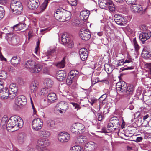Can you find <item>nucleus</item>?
I'll return each mask as SVG.
<instances>
[{"label": "nucleus", "mask_w": 151, "mask_h": 151, "mask_svg": "<svg viewBox=\"0 0 151 151\" xmlns=\"http://www.w3.org/2000/svg\"><path fill=\"white\" fill-rule=\"evenodd\" d=\"M23 124V120L20 117L17 116H11L8 120L6 124L7 129L9 130L11 128H15V130H18L21 128Z\"/></svg>", "instance_id": "1"}, {"label": "nucleus", "mask_w": 151, "mask_h": 151, "mask_svg": "<svg viewBox=\"0 0 151 151\" xmlns=\"http://www.w3.org/2000/svg\"><path fill=\"white\" fill-rule=\"evenodd\" d=\"M25 67L29 69L31 73H37L39 72L42 69V66L40 64H36L35 61L33 60H28L24 63Z\"/></svg>", "instance_id": "2"}, {"label": "nucleus", "mask_w": 151, "mask_h": 151, "mask_svg": "<svg viewBox=\"0 0 151 151\" xmlns=\"http://www.w3.org/2000/svg\"><path fill=\"white\" fill-rule=\"evenodd\" d=\"M50 144L49 140L47 139H40L37 141V145L35 148L30 149L29 151H46L43 147H46Z\"/></svg>", "instance_id": "3"}, {"label": "nucleus", "mask_w": 151, "mask_h": 151, "mask_svg": "<svg viewBox=\"0 0 151 151\" xmlns=\"http://www.w3.org/2000/svg\"><path fill=\"white\" fill-rule=\"evenodd\" d=\"M10 7L12 11L15 14H21L23 9L22 6L19 0H11Z\"/></svg>", "instance_id": "4"}, {"label": "nucleus", "mask_w": 151, "mask_h": 151, "mask_svg": "<svg viewBox=\"0 0 151 151\" xmlns=\"http://www.w3.org/2000/svg\"><path fill=\"white\" fill-rule=\"evenodd\" d=\"M71 130L72 132L75 134H81L85 131V126L80 123L73 124L71 127Z\"/></svg>", "instance_id": "5"}, {"label": "nucleus", "mask_w": 151, "mask_h": 151, "mask_svg": "<svg viewBox=\"0 0 151 151\" xmlns=\"http://www.w3.org/2000/svg\"><path fill=\"white\" fill-rule=\"evenodd\" d=\"M27 101L26 97L24 96H19L17 97L15 100V109L18 110L20 109V106L26 104Z\"/></svg>", "instance_id": "6"}, {"label": "nucleus", "mask_w": 151, "mask_h": 151, "mask_svg": "<svg viewBox=\"0 0 151 151\" xmlns=\"http://www.w3.org/2000/svg\"><path fill=\"white\" fill-rule=\"evenodd\" d=\"M5 38L9 44L12 45H17L19 40L17 36L12 33L6 34Z\"/></svg>", "instance_id": "7"}, {"label": "nucleus", "mask_w": 151, "mask_h": 151, "mask_svg": "<svg viewBox=\"0 0 151 151\" xmlns=\"http://www.w3.org/2000/svg\"><path fill=\"white\" fill-rule=\"evenodd\" d=\"M42 120L39 118H35L32 121V126L33 129L36 131H38L41 129L43 126Z\"/></svg>", "instance_id": "8"}, {"label": "nucleus", "mask_w": 151, "mask_h": 151, "mask_svg": "<svg viewBox=\"0 0 151 151\" xmlns=\"http://www.w3.org/2000/svg\"><path fill=\"white\" fill-rule=\"evenodd\" d=\"M63 9H58L54 12V16L55 19L58 21L62 22L66 21L65 15L63 11Z\"/></svg>", "instance_id": "9"}, {"label": "nucleus", "mask_w": 151, "mask_h": 151, "mask_svg": "<svg viewBox=\"0 0 151 151\" xmlns=\"http://www.w3.org/2000/svg\"><path fill=\"white\" fill-rule=\"evenodd\" d=\"M79 35L81 38L84 40L87 41L91 37L90 32L88 29L83 28L79 32Z\"/></svg>", "instance_id": "10"}, {"label": "nucleus", "mask_w": 151, "mask_h": 151, "mask_svg": "<svg viewBox=\"0 0 151 151\" xmlns=\"http://www.w3.org/2000/svg\"><path fill=\"white\" fill-rule=\"evenodd\" d=\"M119 123V120L118 117L116 116L112 117L110 119L107 126V128L108 130H111V127H118L120 125Z\"/></svg>", "instance_id": "11"}, {"label": "nucleus", "mask_w": 151, "mask_h": 151, "mask_svg": "<svg viewBox=\"0 0 151 151\" xmlns=\"http://www.w3.org/2000/svg\"><path fill=\"white\" fill-rule=\"evenodd\" d=\"M131 6V10L134 13H138L143 14L145 12V9H143L142 6L138 4L133 3Z\"/></svg>", "instance_id": "12"}, {"label": "nucleus", "mask_w": 151, "mask_h": 151, "mask_svg": "<svg viewBox=\"0 0 151 151\" xmlns=\"http://www.w3.org/2000/svg\"><path fill=\"white\" fill-rule=\"evenodd\" d=\"M70 138V134L66 132L60 133L58 135V139L59 141L62 142H68Z\"/></svg>", "instance_id": "13"}, {"label": "nucleus", "mask_w": 151, "mask_h": 151, "mask_svg": "<svg viewBox=\"0 0 151 151\" xmlns=\"http://www.w3.org/2000/svg\"><path fill=\"white\" fill-rule=\"evenodd\" d=\"M114 19L118 24L120 25H123L127 22V19L125 18L122 17L118 14L114 15Z\"/></svg>", "instance_id": "14"}, {"label": "nucleus", "mask_w": 151, "mask_h": 151, "mask_svg": "<svg viewBox=\"0 0 151 151\" xmlns=\"http://www.w3.org/2000/svg\"><path fill=\"white\" fill-rule=\"evenodd\" d=\"M61 41L63 44L69 48H71L73 46L72 41L68 37H66L65 35L62 36Z\"/></svg>", "instance_id": "15"}, {"label": "nucleus", "mask_w": 151, "mask_h": 151, "mask_svg": "<svg viewBox=\"0 0 151 151\" xmlns=\"http://www.w3.org/2000/svg\"><path fill=\"white\" fill-rule=\"evenodd\" d=\"M105 6L101 7L102 8L106 7L108 9L110 12H114L116 9L115 6L111 0H106V2L104 3Z\"/></svg>", "instance_id": "16"}, {"label": "nucleus", "mask_w": 151, "mask_h": 151, "mask_svg": "<svg viewBox=\"0 0 151 151\" xmlns=\"http://www.w3.org/2000/svg\"><path fill=\"white\" fill-rule=\"evenodd\" d=\"M39 5V0H29L27 3L28 7L30 9H34Z\"/></svg>", "instance_id": "17"}, {"label": "nucleus", "mask_w": 151, "mask_h": 151, "mask_svg": "<svg viewBox=\"0 0 151 151\" xmlns=\"http://www.w3.org/2000/svg\"><path fill=\"white\" fill-rule=\"evenodd\" d=\"M39 88V83L36 81H32L31 83L29 88L32 93H36Z\"/></svg>", "instance_id": "18"}, {"label": "nucleus", "mask_w": 151, "mask_h": 151, "mask_svg": "<svg viewBox=\"0 0 151 151\" xmlns=\"http://www.w3.org/2000/svg\"><path fill=\"white\" fill-rule=\"evenodd\" d=\"M151 36V32L147 31L143 32L140 34L139 38L142 43L149 39Z\"/></svg>", "instance_id": "19"}, {"label": "nucleus", "mask_w": 151, "mask_h": 151, "mask_svg": "<svg viewBox=\"0 0 151 151\" xmlns=\"http://www.w3.org/2000/svg\"><path fill=\"white\" fill-rule=\"evenodd\" d=\"M9 90L6 87L4 88L1 89L0 92V97L2 99H6L9 96Z\"/></svg>", "instance_id": "20"}, {"label": "nucleus", "mask_w": 151, "mask_h": 151, "mask_svg": "<svg viewBox=\"0 0 151 151\" xmlns=\"http://www.w3.org/2000/svg\"><path fill=\"white\" fill-rule=\"evenodd\" d=\"M79 54L81 60L85 61L86 60L88 56V52L86 49L82 48L80 49Z\"/></svg>", "instance_id": "21"}, {"label": "nucleus", "mask_w": 151, "mask_h": 151, "mask_svg": "<svg viewBox=\"0 0 151 151\" xmlns=\"http://www.w3.org/2000/svg\"><path fill=\"white\" fill-rule=\"evenodd\" d=\"M90 12L88 10H84L80 13V17L81 19L83 21H86L88 18Z\"/></svg>", "instance_id": "22"}, {"label": "nucleus", "mask_w": 151, "mask_h": 151, "mask_svg": "<svg viewBox=\"0 0 151 151\" xmlns=\"http://www.w3.org/2000/svg\"><path fill=\"white\" fill-rule=\"evenodd\" d=\"M66 73L63 70H59L56 74V78L59 81H62L66 78Z\"/></svg>", "instance_id": "23"}, {"label": "nucleus", "mask_w": 151, "mask_h": 151, "mask_svg": "<svg viewBox=\"0 0 151 151\" xmlns=\"http://www.w3.org/2000/svg\"><path fill=\"white\" fill-rule=\"evenodd\" d=\"M134 88L132 85H129L127 86L125 92H124V95L125 96H128L129 95L132 94Z\"/></svg>", "instance_id": "24"}, {"label": "nucleus", "mask_w": 151, "mask_h": 151, "mask_svg": "<svg viewBox=\"0 0 151 151\" xmlns=\"http://www.w3.org/2000/svg\"><path fill=\"white\" fill-rule=\"evenodd\" d=\"M39 134L41 137L47 138L50 135L49 131L44 129L40 131L39 132Z\"/></svg>", "instance_id": "25"}, {"label": "nucleus", "mask_w": 151, "mask_h": 151, "mask_svg": "<svg viewBox=\"0 0 151 151\" xmlns=\"http://www.w3.org/2000/svg\"><path fill=\"white\" fill-rule=\"evenodd\" d=\"M87 139L86 137L81 136L78 137L76 139V142L78 143H86Z\"/></svg>", "instance_id": "26"}, {"label": "nucleus", "mask_w": 151, "mask_h": 151, "mask_svg": "<svg viewBox=\"0 0 151 151\" xmlns=\"http://www.w3.org/2000/svg\"><path fill=\"white\" fill-rule=\"evenodd\" d=\"M26 138V135L24 133H19L17 137L18 140L20 143H23Z\"/></svg>", "instance_id": "27"}, {"label": "nucleus", "mask_w": 151, "mask_h": 151, "mask_svg": "<svg viewBox=\"0 0 151 151\" xmlns=\"http://www.w3.org/2000/svg\"><path fill=\"white\" fill-rule=\"evenodd\" d=\"M20 62L19 58H18L17 56L13 57L11 60V62L12 65L16 66L19 64Z\"/></svg>", "instance_id": "28"}, {"label": "nucleus", "mask_w": 151, "mask_h": 151, "mask_svg": "<svg viewBox=\"0 0 151 151\" xmlns=\"http://www.w3.org/2000/svg\"><path fill=\"white\" fill-rule=\"evenodd\" d=\"M47 98L51 102L53 103L57 99L56 96L54 93H49L47 96Z\"/></svg>", "instance_id": "29"}, {"label": "nucleus", "mask_w": 151, "mask_h": 151, "mask_svg": "<svg viewBox=\"0 0 151 151\" xmlns=\"http://www.w3.org/2000/svg\"><path fill=\"white\" fill-rule=\"evenodd\" d=\"M79 72L76 70H71L69 73L68 76L72 77L74 79H76L77 78Z\"/></svg>", "instance_id": "30"}, {"label": "nucleus", "mask_w": 151, "mask_h": 151, "mask_svg": "<svg viewBox=\"0 0 151 151\" xmlns=\"http://www.w3.org/2000/svg\"><path fill=\"white\" fill-rule=\"evenodd\" d=\"M50 0H45L44 2L40 6L39 8L40 10V12H41L45 10L46 8L48 2Z\"/></svg>", "instance_id": "31"}, {"label": "nucleus", "mask_w": 151, "mask_h": 151, "mask_svg": "<svg viewBox=\"0 0 151 151\" xmlns=\"http://www.w3.org/2000/svg\"><path fill=\"white\" fill-rule=\"evenodd\" d=\"M44 83L46 86L48 88H50L53 85V82L50 79L47 78L44 80Z\"/></svg>", "instance_id": "32"}, {"label": "nucleus", "mask_w": 151, "mask_h": 151, "mask_svg": "<svg viewBox=\"0 0 151 151\" xmlns=\"http://www.w3.org/2000/svg\"><path fill=\"white\" fill-rule=\"evenodd\" d=\"M8 118L6 115H4L2 117L1 123V125L2 126L3 128L6 127V124H7V122L8 120Z\"/></svg>", "instance_id": "33"}, {"label": "nucleus", "mask_w": 151, "mask_h": 151, "mask_svg": "<svg viewBox=\"0 0 151 151\" xmlns=\"http://www.w3.org/2000/svg\"><path fill=\"white\" fill-rule=\"evenodd\" d=\"M55 65L58 68H64L65 65V60L63 59L61 61L58 62L57 63L55 64Z\"/></svg>", "instance_id": "34"}, {"label": "nucleus", "mask_w": 151, "mask_h": 151, "mask_svg": "<svg viewBox=\"0 0 151 151\" xmlns=\"http://www.w3.org/2000/svg\"><path fill=\"white\" fill-rule=\"evenodd\" d=\"M52 103L50 101V100H49L47 98V99H44V100L43 101L42 103V105L43 108H45L48 106Z\"/></svg>", "instance_id": "35"}, {"label": "nucleus", "mask_w": 151, "mask_h": 151, "mask_svg": "<svg viewBox=\"0 0 151 151\" xmlns=\"http://www.w3.org/2000/svg\"><path fill=\"white\" fill-rule=\"evenodd\" d=\"M63 12L65 15V17L66 21H67L70 19L71 16V14L69 11H67L66 10H63Z\"/></svg>", "instance_id": "36"}, {"label": "nucleus", "mask_w": 151, "mask_h": 151, "mask_svg": "<svg viewBox=\"0 0 151 151\" xmlns=\"http://www.w3.org/2000/svg\"><path fill=\"white\" fill-rule=\"evenodd\" d=\"M47 126L51 128H53L55 126V122L54 120H49L47 122Z\"/></svg>", "instance_id": "37"}, {"label": "nucleus", "mask_w": 151, "mask_h": 151, "mask_svg": "<svg viewBox=\"0 0 151 151\" xmlns=\"http://www.w3.org/2000/svg\"><path fill=\"white\" fill-rule=\"evenodd\" d=\"M75 79L68 75L66 80V84L68 86L70 85L73 82Z\"/></svg>", "instance_id": "38"}, {"label": "nucleus", "mask_w": 151, "mask_h": 151, "mask_svg": "<svg viewBox=\"0 0 151 151\" xmlns=\"http://www.w3.org/2000/svg\"><path fill=\"white\" fill-rule=\"evenodd\" d=\"M70 151H83V149L79 146H75L70 149Z\"/></svg>", "instance_id": "39"}, {"label": "nucleus", "mask_w": 151, "mask_h": 151, "mask_svg": "<svg viewBox=\"0 0 151 151\" xmlns=\"http://www.w3.org/2000/svg\"><path fill=\"white\" fill-rule=\"evenodd\" d=\"M26 24L24 23L18 24V27L19 28V30L22 31H24L26 30Z\"/></svg>", "instance_id": "40"}, {"label": "nucleus", "mask_w": 151, "mask_h": 151, "mask_svg": "<svg viewBox=\"0 0 151 151\" xmlns=\"http://www.w3.org/2000/svg\"><path fill=\"white\" fill-rule=\"evenodd\" d=\"M123 86L122 88H120L118 90V91L121 92H123L124 94V92L126 90V87L127 86V84L125 82H123Z\"/></svg>", "instance_id": "41"}, {"label": "nucleus", "mask_w": 151, "mask_h": 151, "mask_svg": "<svg viewBox=\"0 0 151 151\" xmlns=\"http://www.w3.org/2000/svg\"><path fill=\"white\" fill-rule=\"evenodd\" d=\"M68 2L70 5L75 6L77 4V0H68Z\"/></svg>", "instance_id": "42"}, {"label": "nucleus", "mask_w": 151, "mask_h": 151, "mask_svg": "<svg viewBox=\"0 0 151 151\" xmlns=\"http://www.w3.org/2000/svg\"><path fill=\"white\" fill-rule=\"evenodd\" d=\"M4 10L3 7L0 6V20H1L4 16L5 14Z\"/></svg>", "instance_id": "43"}, {"label": "nucleus", "mask_w": 151, "mask_h": 151, "mask_svg": "<svg viewBox=\"0 0 151 151\" xmlns=\"http://www.w3.org/2000/svg\"><path fill=\"white\" fill-rule=\"evenodd\" d=\"M145 67L148 70L150 73L151 74V63L145 64Z\"/></svg>", "instance_id": "44"}, {"label": "nucleus", "mask_w": 151, "mask_h": 151, "mask_svg": "<svg viewBox=\"0 0 151 151\" xmlns=\"http://www.w3.org/2000/svg\"><path fill=\"white\" fill-rule=\"evenodd\" d=\"M6 73L5 71H3L0 73V79H4L6 78Z\"/></svg>", "instance_id": "45"}, {"label": "nucleus", "mask_w": 151, "mask_h": 151, "mask_svg": "<svg viewBox=\"0 0 151 151\" xmlns=\"http://www.w3.org/2000/svg\"><path fill=\"white\" fill-rule=\"evenodd\" d=\"M49 90L48 88H43L41 89V92L45 94H48L49 93Z\"/></svg>", "instance_id": "46"}, {"label": "nucleus", "mask_w": 151, "mask_h": 151, "mask_svg": "<svg viewBox=\"0 0 151 151\" xmlns=\"http://www.w3.org/2000/svg\"><path fill=\"white\" fill-rule=\"evenodd\" d=\"M142 54H144L145 56L149 58L150 57L151 53L149 51H142Z\"/></svg>", "instance_id": "47"}, {"label": "nucleus", "mask_w": 151, "mask_h": 151, "mask_svg": "<svg viewBox=\"0 0 151 151\" xmlns=\"http://www.w3.org/2000/svg\"><path fill=\"white\" fill-rule=\"evenodd\" d=\"M70 104L73 106L75 109H76L77 110L80 109L81 108L79 105L76 103L71 102H70Z\"/></svg>", "instance_id": "48"}, {"label": "nucleus", "mask_w": 151, "mask_h": 151, "mask_svg": "<svg viewBox=\"0 0 151 151\" xmlns=\"http://www.w3.org/2000/svg\"><path fill=\"white\" fill-rule=\"evenodd\" d=\"M133 43L134 46L136 50L139 49V46L137 43L136 38H135L133 40Z\"/></svg>", "instance_id": "49"}, {"label": "nucleus", "mask_w": 151, "mask_h": 151, "mask_svg": "<svg viewBox=\"0 0 151 151\" xmlns=\"http://www.w3.org/2000/svg\"><path fill=\"white\" fill-rule=\"evenodd\" d=\"M30 99L32 107V109L33 110L34 114H35L36 113V110L33 104V102L32 100V98L31 96H30Z\"/></svg>", "instance_id": "50"}, {"label": "nucleus", "mask_w": 151, "mask_h": 151, "mask_svg": "<svg viewBox=\"0 0 151 151\" xmlns=\"http://www.w3.org/2000/svg\"><path fill=\"white\" fill-rule=\"evenodd\" d=\"M17 95V93H9V97L11 99H13Z\"/></svg>", "instance_id": "51"}, {"label": "nucleus", "mask_w": 151, "mask_h": 151, "mask_svg": "<svg viewBox=\"0 0 151 151\" xmlns=\"http://www.w3.org/2000/svg\"><path fill=\"white\" fill-rule=\"evenodd\" d=\"M96 101V99L95 98H93L91 99L90 101H89V102L91 104V105H93V104Z\"/></svg>", "instance_id": "52"}, {"label": "nucleus", "mask_w": 151, "mask_h": 151, "mask_svg": "<svg viewBox=\"0 0 151 151\" xmlns=\"http://www.w3.org/2000/svg\"><path fill=\"white\" fill-rule=\"evenodd\" d=\"M40 42L39 41L37 42V46L36 47L35 49V53L37 55L38 54V51L39 46Z\"/></svg>", "instance_id": "53"}, {"label": "nucleus", "mask_w": 151, "mask_h": 151, "mask_svg": "<svg viewBox=\"0 0 151 151\" xmlns=\"http://www.w3.org/2000/svg\"><path fill=\"white\" fill-rule=\"evenodd\" d=\"M123 82H125L124 81H121L118 82L116 84V88L117 90H118L119 88H120V86L121 85H122L123 84Z\"/></svg>", "instance_id": "54"}, {"label": "nucleus", "mask_w": 151, "mask_h": 151, "mask_svg": "<svg viewBox=\"0 0 151 151\" xmlns=\"http://www.w3.org/2000/svg\"><path fill=\"white\" fill-rule=\"evenodd\" d=\"M18 91L17 87H15V88L10 89L11 93H17Z\"/></svg>", "instance_id": "55"}, {"label": "nucleus", "mask_w": 151, "mask_h": 151, "mask_svg": "<svg viewBox=\"0 0 151 151\" xmlns=\"http://www.w3.org/2000/svg\"><path fill=\"white\" fill-rule=\"evenodd\" d=\"M55 51V49L53 48L52 49H50L49 51H48V55H52L53 53H54Z\"/></svg>", "instance_id": "56"}, {"label": "nucleus", "mask_w": 151, "mask_h": 151, "mask_svg": "<svg viewBox=\"0 0 151 151\" xmlns=\"http://www.w3.org/2000/svg\"><path fill=\"white\" fill-rule=\"evenodd\" d=\"M87 144L88 145L87 147H91V146L92 147L94 148L95 147V144L94 142H90L87 143Z\"/></svg>", "instance_id": "57"}, {"label": "nucleus", "mask_w": 151, "mask_h": 151, "mask_svg": "<svg viewBox=\"0 0 151 151\" xmlns=\"http://www.w3.org/2000/svg\"><path fill=\"white\" fill-rule=\"evenodd\" d=\"M136 0H125V1L127 4H132L134 3Z\"/></svg>", "instance_id": "58"}, {"label": "nucleus", "mask_w": 151, "mask_h": 151, "mask_svg": "<svg viewBox=\"0 0 151 151\" xmlns=\"http://www.w3.org/2000/svg\"><path fill=\"white\" fill-rule=\"evenodd\" d=\"M140 112L138 111L137 112H136L134 115V119H137L140 116Z\"/></svg>", "instance_id": "59"}, {"label": "nucleus", "mask_w": 151, "mask_h": 151, "mask_svg": "<svg viewBox=\"0 0 151 151\" xmlns=\"http://www.w3.org/2000/svg\"><path fill=\"white\" fill-rule=\"evenodd\" d=\"M4 87V83L1 80H0V90L3 89Z\"/></svg>", "instance_id": "60"}, {"label": "nucleus", "mask_w": 151, "mask_h": 151, "mask_svg": "<svg viewBox=\"0 0 151 151\" xmlns=\"http://www.w3.org/2000/svg\"><path fill=\"white\" fill-rule=\"evenodd\" d=\"M105 99H106V97L105 96V97L103 99H102V100H99L100 101V102H99L100 107L101 106H102V105H103L104 104V100Z\"/></svg>", "instance_id": "61"}, {"label": "nucleus", "mask_w": 151, "mask_h": 151, "mask_svg": "<svg viewBox=\"0 0 151 151\" xmlns=\"http://www.w3.org/2000/svg\"><path fill=\"white\" fill-rule=\"evenodd\" d=\"M98 120L99 121H101L102 120L103 118V116L101 115V114L100 113H99L98 114Z\"/></svg>", "instance_id": "62"}, {"label": "nucleus", "mask_w": 151, "mask_h": 151, "mask_svg": "<svg viewBox=\"0 0 151 151\" xmlns=\"http://www.w3.org/2000/svg\"><path fill=\"white\" fill-rule=\"evenodd\" d=\"M0 59L1 60L6 61V59L4 57L1 51H0Z\"/></svg>", "instance_id": "63"}, {"label": "nucleus", "mask_w": 151, "mask_h": 151, "mask_svg": "<svg viewBox=\"0 0 151 151\" xmlns=\"http://www.w3.org/2000/svg\"><path fill=\"white\" fill-rule=\"evenodd\" d=\"M18 27V24L14 26L13 28V30L15 31L19 30V28Z\"/></svg>", "instance_id": "64"}]
</instances>
